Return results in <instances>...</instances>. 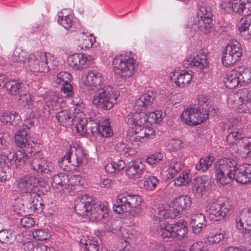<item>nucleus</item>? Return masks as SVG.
I'll list each match as a JSON object with an SVG mask.
<instances>
[{
	"mask_svg": "<svg viewBox=\"0 0 251 251\" xmlns=\"http://www.w3.org/2000/svg\"><path fill=\"white\" fill-rule=\"evenodd\" d=\"M154 100V96L151 91L141 95L135 102V106L139 108L147 107L151 105Z\"/></svg>",
	"mask_w": 251,
	"mask_h": 251,
	"instance_id": "33",
	"label": "nucleus"
},
{
	"mask_svg": "<svg viewBox=\"0 0 251 251\" xmlns=\"http://www.w3.org/2000/svg\"><path fill=\"white\" fill-rule=\"evenodd\" d=\"M94 60L91 55L83 53H75L68 57L69 65L75 70H82L91 64Z\"/></svg>",
	"mask_w": 251,
	"mask_h": 251,
	"instance_id": "10",
	"label": "nucleus"
},
{
	"mask_svg": "<svg viewBox=\"0 0 251 251\" xmlns=\"http://www.w3.org/2000/svg\"><path fill=\"white\" fill-rule=\"evenodd\" d=\"M231 6L234 12L244 16L251 12V2L249 0H233Z\"/></svg>",
	"mask_w": 251,
	"mask_h": 251,
	"instance_id": "20",
	"label": "nucleus"
},
{
	"mask_svg": "<svg viewBox=\"0 0 251 251\" xmlns=\"http://www.w3.org/2000/svg\"><path fill=\"white\" fill-rule=\"evenodd\" d=\"M48 60L44 53H37L36 54H30L28 59L27 66L31 71L35 73L48 72L50 66H48Z\"/></svg>",
	"mask_w": 251,
	"mask_h": 251,
	"instance_id": "8",
	"label": "nucleus"
},
{
	"mask_svg": "<svg viewBox=\"0 0 251 251\" xmlns=\"http://www.w3.org/2000/svg\"><path fill=\"white\" fill-rule=\"evenodd\" d=\"M19 103L24 106H27V108L31 111L33 107L32 96L29 92L25 90L22 92L18 99Z\"/></svg>",
	"mask_w": 251,
	"mask_h": 251,
	"instance_id": "42",
	"label": "nucleus"
},
{
	"mask_svg": "<svg viewBox=\"0 0 251 251\" xmlns=\"http://www.w3.org/2000/svg\"><path fill=\"white\" fill-rule=\"evenodd\" d=\"M231 208V205L226 198H218L209 204V216L212 220L221 221L230 215Z\"/></svg>",
	"mask_w": 251,
	"mask_h": 251,
	"instance_id": "3",
	"label": "nucleus"
},
{
	"mask_svg": "<svg viewBox=\"0 0 251 251\" xmlns=\"http://www.w3.org/2000/svg\"><path fill=\"white\" fill-rule=\"evenodd\" d=\"M109 89L111 88L104 87L96 91L93 103L97 107L103 110H108L117 103L118 95L114 92L111 93Z\"/></svg>",
	"mask_w": 251,
	"mask_h": 251,
	"instance_id": "4",
	"label": "nucleus"
},
{
	"mask_svg": "<svg viewBox=\"0 0 251 251\" xmlns=\"http://www.w3.org/2000/svg\"><path fill=\"white\" fill-rule=\"evenodd\" d=\"M196 20V24H192V25H197L198 28L204 33H209L212 28L213 23L211 17V14L207 13L205 7H201L198 13Z\"/></svg>",
	"mask_w": 251,
	"mask_h": 251,
	"instance_id": "12",
	"label": "nucleus"
},
{
	"mask_svg": "<svg viewBox=\"0 0 251 251\" xmlns=\"http://www.w3.org/2000/svg\"><path fill=\"white\" fill-rule=\"evenodd\" d=\"M174 76H176V78H174L175 79V82L179 87H183L185 84L189 83L192 79V75L187 72L176 73V75L174 74Z\"/></svg>",
	"mask_w": 251,
	"mask_h": 251,
	"instance_id": "39",
	"label": "nucleus"
},
{
	"mask_svg": "<svg viewBox=\"0 0 251 251\" xmlns=\"http://www.w3.org/2000/svg\"><path fill=\"white\" fill-rule=\"evenodd\" d=\"M20 223L23 227L28 228L34 225L35 221L32 218L25 216L21 219Z\"/></svg>",
	"mask_w": 251,
	"mask_h": 251,
	"instance_id": "60",
	"label": "nucleus"
},
{
	"mask_svg": "<svg viewBox=\"0 0 251 251\" xmlns=\"http://www.w3.org/2000/svg\"><path fill=\"white\" fill-rule=\"evenodd\" d=\"M5 88L9 90V92L11 95H19V96L22 92L25 90L23 83L14 80L7 82L5 85Z\"/></svg>",
	"mask_w": 251,
	"mask_h": 251,
	"instance_id": "36",
	"label": "nucleus"
},
{
	"mask_svg": "<svg viewBox=\"0 0 251 251\" xmlns=\"http://www.w3.org/2000/svg\"><path fill=\"white\" fill-rule=\"evenodd\" d=\"M179 210L176 208L175 205L173 204L172 206H170L168 209L164 207H159L155 210L154 215L156 218L160 221L164 219H174L179 214H181Z\"/></svg>",
	"mask_w": 251,
	"mask_h": 251,
	"instance_id": "18",
	"label": "nucleus"
},
{
	"mask_svg": "<svg viewBox=\"0 0 251 251\" xmlns=\"http://www.w3.org/2000/svg\"><path fill=\"white\" fill-rule=\"evenodd\" d=\"M30 166L33 170L42 175L48 174L53 170L51 162L38 157H34L31 160Z\"/></svg>",
	"mask_w": 251,
	"mask_h": 251,
	"instance_id": "16",
	"label": "nucleus"
},
{
	"mask_svg": "<svg viewBox=\"0 0 251 251\" xmlns=\"http://www.w3.org/2000/svg\"><path fill=\"white\" fill-rule=\"evenodd\" d=\"M211 182L207 176L197 177L192 182V191L194 193L202 195L203 191Z\"/></svg>",
	"mask_w": 251,
	"mask_h": 251,
	"instance_id": "24",
	"label": "nucleus"
},
{
	"mask_svg": "<svg viewBox=\"0 0 251 251\" xmlns=\"http://www.w3.org/2000/svg\"><path fill=\"white\" fill-rule=\"evenodd\" d=\"M11 149H8L6 151H3V153L5 154L8 163L10 164V165H15L16 161V152L14 151H11Z\"/></svg>",
	"mask_w": 251,
	"mask_h": 251,
	"instance_id": "62",
	"label": "nucleus"
},
{
	"mask_svg": "<svg viewBox=\"0 0 251 251\" xmlns=\"http://www.w3.org/2000/svg\"><path fill=\"white\" fill-rule=\"evenodd\" d=\"M174 204L181 213L183 211L190 208L192 204L191 198L186 195L180 196L174 200Z\"/></svg>",
	"mask_w": 251,
	"mask_h": 251,
	"instance_id": "32",
	"label": "nucleus"
},
{
	"mask_svg": "<svg viewBox=\"0 0 251 251\" xmlns=\"http://www.w3.org/2000/svg\"><path fill=\"white\" fill-rule=\"evenodd\" d=\"M142 200L138 195H127L118 196L117 204H114L113 209L118 214H122L127 212L132 217L139 216L142 209L141 204Z\"/></svg>",
	"mask_w": 251,
	"mask_h": 251,
	"instance_id": "1",
	"label": "nucleus"
},
{
	"mask_svg": "<svg viewBox=\"0 0 251 251\" xmlns=\"http://www.w3.org/2000/svg\"><path fill=\"white\" fill-rule=\"evenodd\" d=\"M89 207L88 216H91L94 218L100 220L108 215L107 208L103 205L92 203L91 202L90 203Z\"/></svg>",
	"mask_w": 251,
	"mask_h": 251,
	"instance_id": "23",
	"label": "nucleus"
},
{
	"mask_svg": "<svg viewBox=\"0 0 251 251\" xmlns=\"http://www.w3.org/2000/svg\"><path fill=\"white\" fill-rule=\"evenodd\" d=\"M240 34L245 39L251 38V14L245 16V21L239 26Z\"/></svg>",
	"mask_w": 251,
	"mask_h": 251,
	"instance_id": "31",
	"label": "nucleus"
},
{
	"mask_svg": "<svg viewBox=\"0 0 251 251\" xmlns=\"http://www.w3.org/2000/svg\"><path fill=\"white\" fill-rule=\"evenodd\" d=\"M69 158H71L70 152H68L61 158V160L59 161V165L61 168L65 169V167L68 166L69 164H71Z\"/></svg>",
	"mask_w": 251,
	"mask_h": 251,
	"instance_id": "63",
	"label": "nucleus"
},
{
	"mask_svg": "<svg viewBox=\"0 0 251 251\" xmlns=\"http://www.w3.org/2000/svg\"><path fill=\"white\" fill-rule=\"evenodd\" d=\"M101 82V75L94 71H89L86 76V85L90 87V89L95 90V88H97Z\"/></svg>",
	"mask_w": 251,
	"mask_h": 251,
	"instance_id": "27",
	"label": "nucleus"
},
{
	"mask_svg": "<svg viewBox=\"0 0 251 251\" xmlns=\"http://www.w3.org/2000/svg\"><path fill=\"white\" fill-rule=\"evenodd\" d=\"M29 137L27 130L24 129L22 131H19L15 135L14 139L16 143L19 147L26 148L29 143L28 141Z\"/></svg>",
	"mask_w": 251,
	"mask_h": 251,
	"instance_id": "40",
	"label": "nucleus"
},
{
	"mask_svg": "<svg viewBox=\"0 0 251 251\" xmlns=\"http://www.w3.org/2000/svg\"><path fill=\"white\" fill-rule=\"evenodd\" d=\"M190 224L193 233L199 234L206 226L205 215L199 213L192 214Z\"/></svg>",
	"mask_w": 251,
	"mask_h": 251,
	"instance_id": "17",
	"label": "nucleus"
},
{
	"mask_svg": "<svg viewBox=\"0 0 251 251\" xmlns=\"http://www.w3.org/2000/svg\"><path fill=\"white\" fill-rule=\"evenodd\" d=\"M25 151H18L16 152V161L15 167L18 168L24 165L28 159V156L26 154L25 149L23 150Z\"/></svg>",
	"mask_w": 251,
	"mask_h": 251,
	"instance_id": "48",
	"label": "nucleus"
},
{
	"mask_svg": "<svg viewBox=\"0 0 251 251\" xmlns=\"http://www.w3.org/2000/svg\"><path fill=\"white\" fill-rule=\"evenodd\" d=\"M240 165L231 158L221 160L216 165L215 170L217 182L223 185L229 183L231 181V176Z\"/></svg>",
	"mask_w": 251,
	"mask_h": 251,
	"instance_id": "2",
	"label": "nucleus"
},
{
	"mask_svg": "<svg viewBox=\"0 0 251 251\" xmlns=\"http://www.w3.org/2000/svg\"><path fill=\"white\" fill-rule=\"evenodd\" d=\"M100 123H97L96 121L90 120L87 124V128L86 130H87V133H89L90 131L93 135H96L99 134L100 130Z\"/></svg>",
	"mask_w": 251,
	"mask_h": 251,
	"instance_id": "49",
	"label": "nucleus"
},
{
	"mask_svg": "<svg viewBox=\"0 0 251 251\" xmlns=\"http://www.w3.org/2000/svg\"><path fill=\"white\" fill-rule=\"evenodd\" d=\"M224 238V236L223 234H216L214 235L208 237L207 242L212 244H216L219 243Z\"/></svg>",
	"mask_w": 251,
	"mask_h": 251,
	"instance_id": "64",
	"label": "nucleus"
},
{
	"mask_svg": "<svg viewBox=\"0 0 251 251\" xmlns=\"http://www.w3.org/2000/svg\"><path fill=\"white\" fill-rule=\"evenodd\" d=\"M187 231L186 222L180 221L174 225L167 224L160 225L158 232L163 238L176 239L180 240Z\"/></svg>",
	"mask_w": 251,
	"mask_h": 251,
	"instance_id": "5",
	"label": "nucleus"
},
{
	"mask_svg": "<svg viewBox=\"0 0 251 251\" xmlns=\"http://www.w3.org/2000/svg\"><path fill=\"white\" fill-rule=\"evenodd\" d=\"M239 79L240 85H246L251 82V71L245 67L237 68L234 70Z\"/></svg>",
	"mask_w": 251,
	"mask_h": 251,
	"instance_id": "28",
	"label": "nucleus"
},
{
	"mask_svg": "<svg viewBox=\"0 0 251 251\" xmlns=\"http://www.w3.org/2000/svg\"><path fill=\"white\" fill-rule=\"evenodd\" d=\"M40 150V145L33 142H31V143L29 142L26 148L25 149V151H26V152L30 154H33L34 155L39 152Z\"/></svg>",
	"mask_w": 251,
	"mask_h": 251,
	"instance_id": "56",
	"label": "nucleus"
},
{
	"mask_svg": "<svg viewBox=\"0 0 251 251\" xmlns=\"http://www.w3.org/2000/svg\"><path fill=\"white\" fill-rule=\"evenodd\" d=\"M10 169L9 166H2L0 167V181L5 182L10 177Z\"/></svg>",
	"mask_w": 251,
	"mask_h": 251,
	"instance_id": "54",
	"label": "nucleus"
},
{
	"mask_svg": "<svg viewBox=\"0 0 251 251\" xmlns=\"http://www.w3.org/2000/svg\"><path fill=\"white\" fill-rule=\"evenodd\" d=\"M146 180L144 182V187L147 190H152L154 189L159 183V180L156 177L151 176L150 173L147 174Z\"/></svg>",
	"mask_w": 251,
	"mask_h": 251,
	"instance_id": "46",
	"label": "nucleus"
},
{
	"mask_svg": "<svg viewBox=\"0 0 251 251\" xmlns=\"http://www.w3.org/2000/svg\"><path fill=\"white\" fill-rule=\"evenodd\" d=\"M112 167L114 171L117 170L119 171L123 169L125 167V163L122 160H118L116 161H113L110 165H107L105 166V169L107 170V168Z\"/></svg>",
	"mask_w": 251,
	"mask_h": 251,
	"instance_id": "57",
	"label": "nucleus"
},
{
	"mask_svg": "<svg viewBox=\"0 0 251 251\" xmlns=\"http://www.w3.org/2000/svg\"><path fill=\"white\" fill-rule=\"evenodd\" d=\"M67 75H69L68 73L66 72L60 73L58 74L56 80V83L61 84V90L65 93L66 94V96L69 97L73 95V87L70 84H69L67 80H64V76L67 77Z\"/></svg>",
	"mask_w": 251,
	"mask_h": 251,
	"instance_id": "30",
	"label": "nucleus"
},
{
	"mask_svg": "<svg viewBox=\"0 0 251 251\" xmlns=\"http://www.w3.org/2000/svg\"><path fill=\"white\" fill-rule=\"evenodd\" d=\"M134 59L128 56L115 58L113 61L116 74L125 79L131 76L134 69Z\"/></svg>",
	"mask_w": 251,
	"mask_h": 251,
	"instance_id": "6",
	"label": "nucleus"
},
{
	"mask_svg": "<svg viewBox=\"0 0 251 251\" xmlns=\"http://www.w3.org/2000/svg\"><path fill=\"white\" fill-rule=\"evenodd\" d=\"M126 174L130 178L144 179L149 174V171L142 161H134L128 164Z\"/></svg>",
	"mask_w": 251,
	"mask_h": 251,
	"instance_id": "13",
	"label": "nucleus"
},
{
	"mask_svg": "<svg viewBox=\"0 0 251 251\" xmlns=\"http://www.w3.org/2000/svg\"><path fill=\"white\" fill-rule=\"evenodd\" d=\"M243 138V131L241 129H234L230 132L227 136V141L229 144H236V141Z\"/></svg>",
	"mask_w": 251,
	"mask_h": 251,
	"instance_id": "47",
	"label": "nucleus"
},
{
	"mask_svg": "<svg viewBox=\"0 0 251 251\" xmlns=\"http://www.w3.org/2000/svg\"><path fill=\"white\" fill-rule=\"evenodd\" d=\"M69 181L68 176L65 174L55 175L52 177L51 185L54 189H59L60 191L61 190H63L64 188L67 187Z\"/></svg>",
	"mask_w": 251,
	"mask_h": 251,
	"instance_id": "29",
	"label": "nucleus"
},
{
	"mask_svg": "<svg viewBox=\"0 0 251 251\" xmlns=\"http://www.w3.org/2000/svg\"><path fill=\"white\" fill-rule=\"evenodd\" d=\"M16 240V233L11 229L0 231V242L2 244H12Z\"/></svg>",
	"mask_w": 251,
	"mask_h": 251,
	"instance_id": "35",
	"label": "nucleus"
},
{
	"mask_svg": "<svg viewBox=\"0 0 251 251\" xmlns=\"http://www.w3.org/2000/svg\"><path fill=\"white\" fill-rule=\"evenodd\" d=\"M189 175L188 173H183L175 180V184L176 185L181 186L182 185H187L191 181L189 177Z\"/></svg>",
	"mask_w": 251,
	"mask_h": 251,
	"instance_id": "51",
	"label": "nucleus"
},
{
	"mask_svg": "<svg viewBox=\"0 0 251 251\" xmlns=\"http://www.w3.org/2000/svg\"><path fill=\"white\" fill-rule=\"evenodd\" d=\"M193 112V108H187L185 111H183L181 115V120L186 124L191 125L192 115Z\"/></svg>",
	"mask_w": 251,
	"mask_h": 251,
	"instance_id": "53",
	"label": "nucleus"
},
{
	"mask_svg": "<svg viewBox=\"0 0 251 251\" xmlns=\"http://www.w3.org/2000/svg\"><path fill=\"white\" fill-rule=\"evenodd\" d=\"M206 55L205 53H201L197 54L193 58H190L189 59L184 61L185 64L190 66V67H199L200 69H202L205 67L207 64Z\"/></svg>",
	"mask_w": 251,
	"mask_h": 251,
	"instance_id": "25",
	"label": "nucleus"
},
{
	"mask_svg": "<svg viewBox=\"0 0 251 251\" xmlns=\"http://www.w3.org/2000/svg\"><path fill=\"white\" fill-rule=\"evenodd\" d=\"M32 192H25L21 196V201H23V205H25L27 207H31V200Z\"/></svg>",
	"mask_w": 251,
	"mask_h": 251,
	"instance_id": "61",
	"label": "nucleus"
},
{
	"mask_svg": "<svg viewBox=\"0 0 251 251\" xmlns=\"http://www.w3.org/2000/svg\"><path fill=\"white\" fill-rule=\"evenodd\" d=\"M45 181L41 177L26 176L20 179L18 186L22 191L29 192H38L40 187L43 186Z\"/></svg>",
	"mask_w": 251,
	"mask_h": 251,
	"instance_id": "9",
	"label": "nucleus"
},
{
	"mask_svg": "<svg viewBox=\"0 0 251 251\" xmlns=\"http://www.w3.org/2000/svg\"><path fill=\"white\" fill-rule=\"evenodd\" d=\"M237 228L242 229V233L245 239L251 241V208L244 212L242 217L236 218Z\"/></svg>",
	"mask_w": 251,
	"mask_h": 251,
	"instance_id": "14",
	"label": "nucleus"
},
{
	"mask_svg": "<svg viewBox=\"0 0 251 251\" xmlns=\"http://www.w3.org/2000/svg\"><path fill=\"white\" fill-rule=\"evenodd\" d=\"M106 123L104 125L100 126L99 135L103 137H110L112 135V131L109 124L107 123V120H106Z\"/></svg>",
	"mask_w": 251,
	"mask_h": 251,
	"instance_id": "52",
	"label": "nucleus"
},
{
	"mask_svg": "<svg viewBox=\"0 0 251 251\" xmlns=\"http://www.w3.org/2000/svg\"><path fill=\"white\" fill-rule=\"evenodd\" d=\"M146 114L144 112L135 113L133 115H128L126 119V123L129 126V128L132 127H136L145 126V124L147 122Z\"/></svg>",
	"mask_w": 251,
	"mask_h": 251,
	"instance_id": "22",
	"label": "nucleus"
},
{
	"mask_svg": "<svg viewBox=\"0 0 251 251\" xmlns=\"http://www.w3.org/2000/svg\"><path fill=\"white\" fill-rule=\"evenodd\" d=\"M20 116L18 113L16 112H5L0 116V121L5 124H12L14 122L19 121Z\"/></svg>",
	"mask_w": 251,
	"mask_h": 251,
	"instance_id": "44",
	"label": "nucleus"
},
{
	"mask_svg": "<svg viewBox=\"0 0 251 251\" xmlns=\"http://www.w3.org/2000/svg\"><path fill=\"white\" fill-rule=\"evenodd\" d=\"M34 238L38 240L44 241L47 240L50 236V233L48 231L42 229H38L33 232Z\"/></svg>",
	"mask_w": 251,
	"mask_h": 251,
	"instance_id": "55",
	"label": "nucleus"
},
{
	"mask_svg": "<svg viewBox=\"0 0 251 251\" xmlns=\"http://www.w3.org/2000/svg\"><path fill=\"white\" fill-rule=\"evenodd\" d=\"M71 152V158H69L71 165L77 167L81 165L85 158V154L81 149H75V154Z\"/></svg>",
	"mask_w": 251,
	"mask_h": 251,
	"instance_id": "41",
	"label": "nucleus"
},
{
	"mask_svg": "<svg viewBox=\"0 0 251 251\" xmlns=\"http://www.w3.org/2000/svg\"><path fill=\"white\" fill-rule=\"evenodd\" d=\"M163 155L161 153H154L148 157L146 162L149 164H155L162 160Z\"/></svg>",
	"mask_w": 251,
	"mask_h": 251,
	"instance_id": "58",
	"label": "nucleus"
},
{
	"mask_svg": "<svg viewBox=\"0 0 251 251\" xmlns=\"http://www.w3.org/2000/svg\"><path fill=\"white\" fill-rule=\"evenodd\" d=\"M29 55L25 51L20 48H16L13 52V58L14 60L21 62L26 67V65L28 64V59Z\"/></svg>",
	"mask_w": 251,
	"mask_h": 251,
	"instance_id": "43",
	"label": "nucleus"
},
{
	"mask_svg": "<svg viewBox=\"0 0 251 251\" xmlns=\"http://www.w3.org/2000/svg\"><path fill=\"white\" fill-rule=\"evenodd\" d=\"M213 157L208 156L204 158H201L198 164L196 166V169L200 171L204 172L206 171L209 167L212 164Z\"/></svg>",
	"mask_w": 251,
	"mask_h": 251,
	"instance_id": "45",
	"label": "nucleus"
},
{
	"mask_svg": "<svg viewBox=\"0 0 251 251\" xmlns=\"http://www.w3.org/2000/svg\"><path fill=\"white\" fill-rule=\"evenodd\" d=\"M82 248L85 251H99L100 246L97 241L88 240L84 243Z\"/></svg>",
	"mask_w": 251,
	"mask_h": 251,
	"instance_id": "50",
	"label": "nucleus"
},
{
	"mask_svg": "<svg viewBox=\"0 0 251 251\" xmlns=\"http://www.w3.org/2000/svg\"><path fill=\"white\" fill-rule=\"evenodd\" d=\"M91 199L88 195L85 194L75 201V209L77 214L83 216H88L89 204L91 202L89 200Z\"/></svg>",
	"mask_w": 251,
	"mask_h": 251,
	"instance_id": "21",
	"label": "nucleus"
},
{
	"mask_svg": "<svg viewBox=\"0 0 251 251\" xmlns=\"http://www.w3.org/2000/svg\"><path fill=\"white\" fill-rule=\"evenodd\" d=\"M215 112V109L211 107H210L208 109H206L205 107H202L201 111V110L200 111L196 110V112L195 109L193 108V112L191 116V125L194 126L201 124L207 120L209 115L212 114V113L214 114Z\"/></svg>",
	"mask_w": 251,
	"mask_h": 251,
	"instance_id": "19",
	"label": "nucleus"
},
{
	"mask_svg": "<svg viewBox=\"0 0 251 251\" xmlns=\"http://www.w3.org/2000/svg\"><path fill=\"white\" fill-rule=\"evenodd\" d=\"M235 101H237V104H243L246 101L251 100V88L248 87L240 89L236 94H234Z\"/></svg>",
	"mask_w": 251,
	"mask_h": 251,
	"instance_id": "34",
	"label": "nucleus"
},
{
	"mask_svg": "<svg viewBox=\"0 0 251 251\" xmlns=\"http://www.w3.org/2000/svg\"><path fill=\"white\" fill-rule=\"evenodd\" d=\"M39 197H36V199L33 203L32 208L33 210H41L42 211L43 206H45V204L42 202V199L41 197V193L38 192Z\"/></svg>",
	"mask_w": 251,
	"mask_h": 251,
	"instance_id": "59",
	"label": "nucleus"
},
{
	"mask_svg": "<svg viewBox=\"0 0 251 251\" xmlns=\"http://www.w3.org/2000/svg\"><path fill=\"white\" fill-rule=\"evenodd\" d=\"M73 116H71V112L68 110H62L58 112L56 117L58 122L61 123L68 124L69 125L73 124L74 121H76L78 118L75 117L73 118Z\"/></svg>",
	"mask_w": 251,
	"mask_h": 251,
	"instance_id": "38",
	"label": "nucleus"
},
{
	"mask_svg": "<svg viewBox=\"0 0 251 251\" xmlns=\"http://www.w3.org/2000/svg\"><path fill=\"white\" fill-rule=\"evenodd\" d=\"M71 16L69 15H65L63 11L58 13L57 23L63 26L65 30L62 31L63 34L59 33L58 36L61 39H64L65 38L67 34L66 30L69 29L72 25V20Z\"/></svg>",
	"mask_w": 251,
	"mask_h": 251,
	"instance_id": "26",
	"label": "nucleus"
},
{
	"mask_svg": "<svg viewBox=\"0 0 251 251\" xmlns=\"http://www.w3.org/2000/svg\"><path fill=\"white\" fill-rule=\"evenodd\" d=\"M222 57V63L227 67L233 65L238 61L242 55V49L240 44L235 42L230 45H227Z\"/></svg>",
	"mask_w": 251,
	"mask_h": 251,
	"instance_id": "7",
	"label": "nucleus"
},
{
	"mask_svg": "<svg viewBox=\"0 0 251 251\" xmlns=\"http://www.w3.org/2000/svg\"><path fill=\"white\" fill-rule=\"evenodd\" d=\"M152 132V128L151 129L145 126L132 127L127 131L126 139L132 144L134 142H143L150 137Z\"/></svg>",
	"mask_w": 251,
	"mask_h": 251,
	"instance_id": "11",
	"label": "nucleus"
},
{
	"mask_svg": "<svg viewBox=\"0 0 251 251\" xmlns=\"http://www.w3.org/2000/svg\"><path fill=\"white\" fill-rule=\"evenodd\" d=\"M224 82L226 87L228 89H233L240 85L239 79H238L236 71L234 70L226 75L224 79Z\"/></svg>",
	"mask_w": 251,
	"mask_h": 251,
	"instance_id": "37",
	"label": "nucleus"
},
{
	"mask_svg": "<svg viewBox=\"0 0 251 251\" xmlns=\"http://www.w3.org/2000/svg\"><path fill=\"white\" fill-rule=\"evenodd\" d=\"M233 178L241 184L251 181V164L245 163L240 165L231 176V180Z\"/></svg>",
	"mask_w": 251,
	"mask_h": 251,
	"instance_id": "15",
	"label": "nucleus"
}]
</instances>
